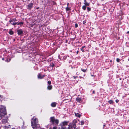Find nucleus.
<instances>
[{
  "mask_svg": "<svg viewBox=\"0 0 129 129\" xmlns=\"http://www.w3.org/2000/svg\"><path fill=\"white\" fill-rule=\"evenodd\" d=\"M38 119L35 117H34L31 120V126L33 129H37L40 127L38 124Z\"/></svg>",
  "mask_w": 129,
  "mask_h": 129,
  "instance_id": "f257e3e1",
  "label": "nucleus"
},
{
  "mask_svg": "<svg viewBox=\"0 0 129 129\" xmlns=\"http://www.w3.org/2000/svg\"><path fill=\"white\" fill-rule=\"evenodd\" d=\"M7 114L6 107L1 105L0 107V118H2Z\"/></svg>",
  "mask_w": 129,
  "mask_h": 129,
  "instance_id": "f03ea898",
  "label": "nucleus"
},
{
  "mask_svg": "<svg viewBox=\"0 0 129 129\" xmlns=\"http://www.w3.org/2000/svg\"><path fill=\"white\" fill-rule=\"evenodd\" d=\"M68 123V122L64 121L62 122L61 124H60V125L61 126L62 129H64V126L65 125H67Z\"/></svg>",
  "mask_w": 129,
  "mask_h": 129,
  "instance_id": "7ed1b4c3",
  "label": "nucleus"
},
{
  "mask_svg": "<svg viewBox=\"0 0 129 129\" xmlns=\"http://www.w3.org/2000/svg\"><path fill=\"white\" fill-rule=\"evenodd\" d=\"M76 127V125L74 123H70L69 124V127L68 129H70V128H75Z\"/></svg>",
  "mask_w": 129,
  "mask_h": 129,
  "instance_id": "20e7f679",
  "label": "nucleus"
},
{
  "mask_svg": "<svg viewBox=\"0 0 129 129\" xmlns=\"http://www.w3.org/2000/svg\"><path fill=\"white\" fill-rule=\"evenodd\" d=\"M8 118L7 117L3 118L2 120V123L5 124L8 121Z\"/></svg>",
  "mask_w": 129,
  "mask_h": 129,
  "instance_id": "39448f33",
  "label": "nucleus"
},
{
  "mask_svg": "<svg viewBox=\"0 0 129 129\" xmlns=\"http://www.w3.org/2000/svg\"><path fill=\"white\" fill-rule=\"evenodd\" d=\"M55 120V119L54 117H52L50 118V122H51L54 124V122Z\"/></svg>",
  "mask_w": 129,
  "mask_h": 129,
  "instance_id": "423d86ee",
  "label": "nucleus"
},
{
  "mask_svg": "<svg viewBox=\"0 0 129 129\" xmlns=\"http://www.w3.org/2000/svg\"><path fill=\"white\" fill-rule=\"evenodd\" d=\"M18 35H21L23 33V31L21 29H19L17 31Z\"/></svg>",
  "mask_w": 129,
  "mask_h": 129,
  "instance_id": "0eeeda50",
  "label": "nucleus"
},
{
  "mask_svg": "<svg viewBox=\"0 0 129 129\" xmlns=\"http://www.w3.org/2000/svg\"><path fill=\"white\" fill-rule=\"evenodd\" d=\"M33 5V3H31L29 4L28 6V9L30 10L32 8Z\"/></svg>",
  "mask_w": 129,
  "mask_h": 129,
  "instance_id": "6e6552de",
  "label": "nucleus"
},
{
  "mask_svg": "<svg viewBox=\"0 0 129 129\" xmlns=\"http://www.w3.org/2000/svg\"><path fill=\"white\" fill-rule=\"evenodd\" d=\"M45 77L44 75H43L42 76H41V75L40 74H39L38 76V78L39 79H42L43 78Z\"/></svg>",
  "mask_w": 129,
  "mask_h": 129,
  "instance_id": "1a4fd4ad",
  "label": "nucleus"
},
{
  "mask_svg": "<svg viewBox=\"0 0 129 129\" xmlns=\"http://www.w3.org/2000/svg\"><path fill=\"white\" fill-rule=\"evenodd\" d=\"M84 4L85 5V6H89V4L87 2L86 0H84Z\"/></svg>",
  "mask_w": 129,
  "mask_h": 129,
  "instance_id": "9d476101",
  "label": "nucleus"
},
{
  "mask_svg": "<svg viewBox=\"0 0 129 129\" xmlns=\"http://www.w3.org/2000/svg\"><path fill=\"white\" fill-rule=\"evenodd\" d=\"M57 103L55 102H53L51 103V106L52 107H55L56 106Z\"/></svg>",
  "mask_w": 129,
  "mask_h": 129,
  "instance_id": "9b49d317",
  "label": "nucleus"
},
{
  "mask_svg": "<svg viewBox=\"0 0 129 129\" xmlns=\"http://www.w3.org/2000/svg\"><path fill=\"white\" fill-rule=\"evenodd\" d=\"M76 100L78 102H82V100L80 98L78 97H77L76 99Z\"/></svg>",
  "mask_w": 129,
  "mask_h": 129,
  "instance_id": "f8f14e48",
  "label": "nucleus"
},
{
  "mask_svg": "<svg viewBox=\"0 0 129 129\" xmlns=\"http://www.w3.org/2000/svg\"><path fill=\"white\" fill-rule=\"evenodd\" d=\"M75 115L76 116L78 117H80L81 116V115L80 114L78 113H75Z\"/></svg>",
  "mask_w": 129,
  "mask_h": 129,
  "instance_id": "ddd939ff",
  "label": "nucleus"
},
{
  "mask_svg": "<svg viewBox=\"0 0 129 129\" xmlns=\"http://www.w3.org/2000/svg\"><path fill=\"white\" fill-rule=\"evenodd\" d=\"M52 86L51 85L48 86L47 87L48 89L49 90H51L52 89Z\"/></svg>",
  "mask_w": 129,
  "mask_h": 129,
  "instance_id": "4468645a",
  "label": "nucleus"
},
{
  "mask_svg": "<svg viewBox=\"0 0 129 129\" xmlns=\"http://www.w3.org/2000/svg\"><path fill=\"white\" fill-rule=\"evenodd\" d=\"M59 122V121L58 119H55L54 121V123H55L57 124H58Z\"/></svg>",
  "mask_w": 129,
  "mask_h": 129,
  "instance_id": "2eb2a0df",
  "label": "nucleus"
},
{
  "mask_svg": "<svg viewBox=\"0 0 129 129\" xmlns=\"http://www.w3.org/2000/svg\"><path fill=\"white\" fill-rule=\"evenodd\" d=\"M11 24L13 25H15L17 24V23L14 22H10Z\"/></svg>",
  "mask_w": 129,
  "mask_h": 129,
  "instance_id": "dca6fc26",
  "label": "nucleus"
},
{
  "mask_svg": "<svg viewBox=\"0 0 129 129\" xmlns=\"http://www.w3.org/2000/svg\"><path fill=\"white\" fill-rule=\"evenodd\" d=\"M16 21V20L15 19H13L12 20L10 21V22H14Z\"/></svg>",
  "mask_w": 129,
  "mask_h": 129,
  "instance_id": "f3484780",
  "label": "nucleus"
},
{
  "mask_svg": "<svg viewBox=\"0 0 129 129\" xmlns=\"http://www.w3.org/2000/svg\"><path fill=\"white\" fill-rule=\"evenodd\" d=\"M9 33L10 35H12L13 34V32L12 31L10 30L9 31Z\"/></svg>",
  "mask_w": 129,
  "mask_h": 129,
  "instance_id": "a211bd4d",
  "label": "nucleus"
},
{
  "mask_svg": "<svg viewBox=\"0 0 129 129\" xmlns=\"http://www.w3.org/2000/svg\"><path fill=\"white\" fill-rule=\"evenodd\" d=\"M108 103L110 104H112L113 103V101L111 100H109L108 102Z\"/></svg>",
  "mask_w": 129,
  "mask_h": 129,
  "instance_id": "6ab92c4d",
  "label": "nucleus"
},
{
  "mask_svg": "<svg viewBox=\"0 0 129 129\" xmlns=\"http://www.w3.org/2000/svg\"><path fill=\"white\" fill-rule=\"evenodd\" d=\"M82 8L84 10H85L86 8V6H85L84 5L82 7Z\"/></svg>",
  "mask_w": 129,
  "mask_h": 129,
  "instance_id": "aec40b11",
  "label": "nucleus"
},
{
  "mask_svg": "<svg viewBox=\"0 0 129 129\" xmlns=\"http://www.w3.org/2000/svg\"><path fill=\"white\" fill-rule=\"evenodd\" d=\"M85 47V46H84L83 47H82V48H81V51H82V52H84V49L83 48Z\"/></svg>",
  "mask_w": 129,
  "mask_h": 129,
  "instance_id": "412c9836",
  "label": "nucleus"
},
{
  "mask_svg": "<svg viewBox=\"0 0 129 129\" xmlns=\"http://www.w3.org/2000/svg\"><path fill=\"white\" fill-rule=\"evenodd\" d=\"M4 129H10V128L9 127H8L7 126H5L4 127Z\"/></svg>",
  "mask_w": 129,
  "mask_h": 129,
  "instance_id": "4be33fe9",
  "label": "nucleus"
},
{
  "mask_svg": "<svg viewBox=\"0 0 129 129\" xmlns=\"http://www.w3.org/2000/svg\"><path fill=\"white\" fill-rule=\"evenodd\" d=\"M23 24V23L22 22H21L18 23V25H22Z\"/></svg>",
  "mask_w": 129,
  "mask_h": 129,
  "instance_id": "5701e85b",
  "label": "nucleus"
},
{
  "mask_svg": "<svg viewBox=\"0 0 129 129\" xmlns=\"http://www.w3.org/2000/svg\"><path fill=\"white\" fill-rule=\"evenodd\" d=\"M84 122L83 121H81L80 122V124L81 125H83L84 124Z\"/></svg>",
  "mask_w": 129,
  "mask_h": 129,
  "instance_id": "b1692460",
  "label": "nucleus"
},
{
  "mask_svg": "<svg viewBox=\"0 0 129 129\" xmlns=\"http://www.w3.org/2000/svg\"><path fill=\"white\" fill-rule=\"evenodd\" d=\"M120 61V59L118 58H117L116 59V61L117 62H119Z\"/></svg>",
  "mask_w": 129,
  "mask_h": 129,
  "instance_id": "393cba45",
  "label": "nucleus"
},
{
  "mask_svg": "<svg viewBox=\"0 0 129 129\" xmlns=\"http://www.w3.org/2000/svg\"><path fill=\"white\" fill-rule=\"evenodd\" d=\"M87 10H88V11H89L90 10V8L89 7H87Z\"/></svg>",
  "mask_w": 129,
  "mask_h": 129,
  "instance_id": "a878e982",
  "label": "nucleus"
},
{
  "mask_svg": "<svg viewBox=\"0 0 129 129\" xmlns=\"http://www.w3.org/2000/svg\"><path fill=\"white\" fill-rule=\"evenodd\" d=\"M51 81H48V83L49 84H51Z\"/></svg>",
  "mask_w": 129,
  "mask_h": 129,
  "instance_id": "bb28decb",
  "label": "nucleus"
},
{
  "mask_svg": "<svg viewBox=\"0 0 129 129\" xmlns=\"http://www.w3.org/2000/svg\"><path fill=\"white\" fill-rule=\"evenodd\" d=\"M66 9L67 11H69L70 10V9L68 7L66 8Z\"/></svg>",
  "mask_w": 129,
  "mask_h": 129,
  "instance_id": "cd10ccee",
  "label": "nucleus"
},
{
  "mask_svg": "<svg viewBox=\"0 0 129 129\" xmlns=\"http://www.w3.org/2000/svg\"><path fill=\"white\" fill-rule=\"evenodd\" d=\"M75 26L76 27H77L78 26V25L76 23L75 24Z\"/></svg>",
  "mask_w": 129,
  "mask_h": 129,
  "instance_id": "c85d7f7f",
  "label": "nucleus"
},
{
  "mask_svg": "<svg viewBox=\"0 0 129 129\" xmlns=\"http://www.w3.org/2000/svg\"><path fill=\"white\" fill-rule=\"evenodd\" d=\"M115 101H116V102L117 103L119 102V100L117 99Z\"/></svg>",
  "mask_w": 129,
  "mask_h": 129,
  "instance_id": "c756f323",
  "label": "nucleus"
},
{
  "mask_svg": "<svg viewBox=\"0 0 129 129\" xmlns=\"http://www.w3.org/2000/svg\"><path fill=\"white\" fill-rule=\"evenodd\" d=\"M81 70H82V71L84 72H85V71H85V70H83V69H81Z\"/></svg>",
  "mask_w": 129,
  "mask_h": 129,
  "instance_id": "7c9ffc66",
  "label": "nucleus"
},
{
  "mask_svg": "<svg viewBox=\"0 0 129 129\" xmlns=\"http://www.w3.org/2000/svg\"><path fill=\"white\" fill-rule=\"evenodd\" d=\"M53 129H56L57 127L56 126H54L53 127Z\"/></svg>",
  "mask_w": 129,
  "mask_h": 129,
  "instance_id": "2f4dec72",
  "label": "nucleus"
},
{
  "mask_svg": "<svg viewBox=\"0 0 129 129\" xmlns=\"http://www.w3.org/2000/svg\"><path fill=\"white\" fill-rule=\"evenodd\" d=\"M10 61V59H9V60H7V62H9Z\"/></svg>",
  "mask_w": 129,
  "mask_h": 129,
  "instance_id": "473e14b6",
  "label": "nucleus"
},
{
  "mask_svg": "<svg viewBox=\"0 0 129 129\" xmlns=\"http://www.w3.org/2000/svg\"><path fill=\"white\" fill-rule=\"evenodd\" d=\"M73 77H74V79H75L76 78V77H77L76 76H74Z\"/></svg>",
  "mask_w": 129,
  "mask_h": 129,
  "instance_id": "72a5a7b5",
  "label": "nucleus"
},
{
  "mask_svg": "<svg viewBox=\"0 0 129 129\" xmlns=\"http://www.w3.org/2000/svg\"><path fill=\"white\" fill-rule=\"evenodd\" d=\"M127 33H128V34L129 33V31H128L127 32Z\"/></svg>",
  "mask_w": 129,
  "mask_h": 129,
  "instance_id": "f704fd0d",
  "label": "nucleus"
},
{
  "mask_svg": "<svg viewBox=\"0 0 129 129\" xmlns=\"http://www.w3.org/2000/svg\"><path fill=\"white\" fill-rule=\"evenodd\" d=\"M78 51H77V54H78Z\"/></svg>",
  "mask_w": 129,
  "mask_h": 129,
  "instance_id": "c9c22d12",
  "label": "nucleus"
},
{
  "mask_svg": "<svg viewBox=\"0 0 129 129\" xmlns=\"http://www.w3.org/2000/svg\"><path fill=\"white\" fill-rule=\"evenodd\" d=\"M2 59L3 60H4V58H2Z\"/></svg>",
  "mask_w": 129,
  "mask_h": 129,
  "instance_id": "e433bc0d",
  "label": "nucleus"
},
{
  "mask_svg": "<svg viewBox=\"0 0 129 129\" xmlns=\"http://www.w3.org/2000/svg\"><path fill=\"white\" fill-rule=\"evenodd\" d=\"M103 126H105V125H104Z\"/></svg>",
  "mask_w": 129,
  "mask_h": 129,
  "instance_id": "4c0bfd02",
  "label": "nucleus"
},
{
  "mask_svg": "<svg viewBox=\"0 0 129 129\" xmlns=\"http://www.w3.org/2000/svg\"><path fill=\"white\" fill-rule=\"evenodd\" d=\"M104 0H101V1H103Z\"/></svg>",
  "mask_w": 129,
  "mask_h": 129,
  "instance_id": "58836bf2",
  "label": "nucleus"
},
{
  "mask_svg": "<svg viewBox=\"0 0 129 129\" xmlns=\"http://www.w3.org/2000/svg\"><path fill=\"white\" fill-rule=\"evenodd\" d=\"M83 23H84V22H83Z\"/></svg>",
  "mask_w": 129,
  "mask_h": 129,
  "instance_id": "ea45409f",
  "label": "nucleus"
},
{
  "mask_svg": "<svg viewBox=\"0 0 129 129\" xmlns=\"http://www.w3.org/2000/svg\"><path fill=\"white\" fill-rule=\"evenodd\" d=\"M83 23H84V22H83Z\"/></svg>",
  "mask_w": 129,
  "mask_h": 129,
  "instance_id": "a19ab883",
  "label": "nucleus"
},
{
  "mask_svg": "<svg viewBox=\"0 0 129 129\" xmlns=\"http://www.w3.org/2000/svg\"><path fill=\"white\" fill-rule=\"evenodd\" d=\"M0 97H1V95H0Z\"/></svg>",
  "mask_w": 129,
  "mask_h": 129,
  "instance_id": "79ce46f5",
  "label": "nucleus"
},
{
  "mask_svg": "<svg viewBox=\"0 0 129 129\" xmlns=\"http://www.w3.org/2000/svg\"><path fill=\"white\" fill-rule=\"evenodd\" d=\"M12 129H14V128H12Z\"/></svg>",
  "mask_w": 129,
  "mask_h": 129,
  "instance_id": "37998d69",
  "label": "nucleus"
}]
</instances>
